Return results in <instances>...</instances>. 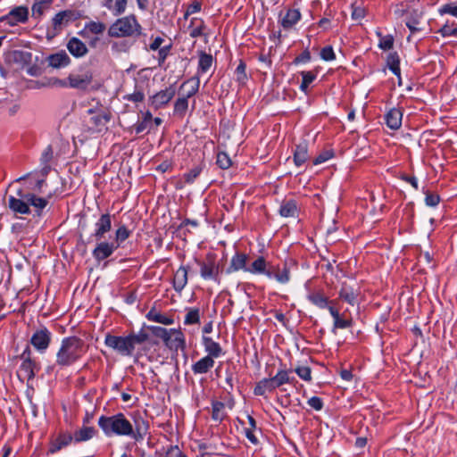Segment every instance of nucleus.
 Wrapping results in <instances>:
<instances>
[{"instance_id":"1","label":"nucleus","mask_w":457,"mask_h":457,"mask_svg":"<svg viewBox=\"0 0 457 457\" xmlns=\"http://www.w3.org/2000/svg\"><path fill=\"white\" fill-rule=\"evenodd\" d=\"M147 339L148 335L144 330L127 336L107 333L104 337V345L121 356L131 357L136 346L145 343Z\"/></svg>"},{"instance_id":"2","label":"nucleus","mask_w":457,"mask_h":457,"mask_svg":"<svg viewBox=\"0 0 457 457\" xmlns=\"http://www.w3.org/2000/svg\"><path fill=\"white\" fill-rule=\"evenodd\" d=\"M87 351L85 342L78 337H68L62 340L56 353V364L68 367L78 361Z\"/></svg>"},{"instance_id":"3","label":"nucleus","mask_w":457,"mask_h":457,"mask_svg":"<svg viewBox=\"0 0 457 457\" xmlns=\"http://www.w3.org/2000/svg\"><path fill=\"white\" fill-rule=\"evenodd\" d=\"M98 426L103 429L106 436H131L137 440L134 435L133 426L123 413H118L113 416H101L98 420Z\"/></svg>"},{"instance_id":"4","label":"nucleus","mask_w":457,"mask_h":457,"mask_svg":"<svg viewBox=\"0 0 457 457\" xmlns=\"http://www.w3.org/2000/svg\"><path fill=\"white\" fill-rule=\"evenodd\" d=\"M141 30L142 27L136 16L131 14L120 18L112 23L108 29V35L111 37H133L141 35Z\"/></svg>"},{"instance_id":"5","label":"nucleus","mask_w":457,"mask_h":457,"mask_svg":"<svg viewBox=\"0 0 457 457\" xmlns=\"http://www.w3.org/2000/svg\"><path fill=\"white\" fill-rule=\"evenodd\" d=\"M88 120L87 124L92 132H102L107 129V123L111 120V112L105 108L88 109L87 111Z\"/></svg>"},{"instance_id":"6","label":"nucleus","mask_w":457,"mask_h":457,"mask_svg":"<svg viewBox=\"0 0 457 457\" xmlns=\"http://www.w3.org/2000/svg\"><path fill=\"white\" fill-rule=\"evenodd\" d=\"M29 19V9L26 6H17L12 9L6 15L0 18V22L15 26L25 23Z\"/></svg>"},{"instance_id":"7","label":"nucleus","mask_w":457,"mask_h":457,"mask_svg":"<svg viewBox=\"0 0 457 457\" xmlns=\"http://www.w3.org/2000/svg\"><path fill=\"white\" fill-rule=\"evenodd\" d=\"M176 90L173 85L161 90L149 98V104L155 110L165 106L174 97Z\"/></svg>"},{"instance_id":"8","label":"nucleus","mask_w":457,"mask_h":457,"mask_svg":"<svg viewBox=\"0 0 457 457\" xmlns=\"http://www.w3.org/2000/svg\"><path fill=\"white\" fill-rule=\"evenodd\" d=\"M77 19L78 16L75 12L71 10H64L57 12L52 19V26L54 33L61 32L70 22Z\"/></svg>"},{"instance_id":"9","label":"nucleus","mask_w":457,"mask_h":457,"mask_svg":"<svg viewBox=\"0 0 457 457\" xmlns=\"http://www.w3.org/2000/svg\"><path fill=\"white\" fill-rule=\"evenodd\" d=\"M200 266V274L204 279L217 280L219 276V267L212 257H208L205 262H198Z\"/></svg>"},{"instance_id":"10","label":"nucleus","mask_w":457,"mask_h":457,"mask_svg":"<svg viewBox=\"0 0 457 457\" xmlns=\"http://www.w3.org/2000/svg\"><path fill=\"white\" fill-rule=\"evenodd\" d=\"M165 345L170 350L184 349L186 346L183 333L178 329H169V333L164 340Z\"/></svg>"},{"instance_id":"11","label":"nucleus","mask_w":457,"mask_h":457,"mask_svg":"<svg viewBox=\"0 0 457 457\" xmlns=\"http://www.w3.org/2000/svg\"><path fill=\"white\" fill-rule=\"evenodd\" d=\"M112 228V217L109 213L102 214L95 224V232L92 235L96 241H100Z\"/></svg>"},{"instance_id":"12","label":"nucleus","mask_w":457,"mask_h":457,"mask_svg":"<svg viewBox=\"0 0 457 457\" xmlns=\"http://www.w3.org/2000/svg\"><path fill=\"white\" fill-rule=\"evenodd\" d=\"M21 358L23 360L20 367L21 374L27 379L35 377L36 363L30 359V350L27 347L21 353Z\"/></svg>"},{"instance_id":"13","label":"nucleus","mask_w":457,"mask_h":457,"mask_svg":"<svg viewBox=\"0 0 457 457\" xmlns=\"http://www.w3.org/2000/svg\"><path fill=\"white\" fill-rule=\"evenodd\" d=\"M50 332L46 328H44L37 330L33 334L30 343L38 351H45L50 344Z\"/></svg>"},{"instance_id":"14","label":"nucleus","mask_w":457,"mask_h":457,"mask_svg":"<svg viewBox=\"0 0 457 457\" xmlns=\"http://www.w3.org/2000/svg\"><path fill=\"white\" fill-rule=\"evenodd\" d=\"M67 79L71 87L85 89L91 84L93 77L89 72H85L81 74H70Z\"/></svg>"},{"instance_id":"15","label":"nucleus","mask_w":457,"mask_h":457,"mask_svg":"<svg viewBox=\"0 0 457 457\" xmlns=\"http://www.w3.org/2000/svg\"><path fill=\"white\" fill-rule=\"evenodd\" d=\"M266 276L270 278H275L281 284H286L290 280L289 268L285 264L282 268L279 266H271L266 271Z\"/></svg>"},{"instance_id":"16","label":"nucleus","mask_w":457,"mask_h":457,"mask_svg":"<svg viewBox=\"0 0 457 457\" xmlns=\"http://www.w3.org/2000/svg\"><path fill=\"white\" fill-rule=\"evenodd\" d=\"M117 248L118 245L115 243L100 242L94 249L93 256L100 262L111 256Z\"/></svg>"},{"instance_id":"17","label":"nucleus","mask_w":457,"mask_h":457,"mask_svg":"<svg viewBox=\"0 0 457 457\" xmlns=\"http://www.w3.org/2000/svg\"><path fill=\"white\" fill-rule=\"evenodd\" d=\"M66 46L71 54H72L76 58L83 57L88 52L86 44L76 37H73L71 39H69Z\"/></svg>"},{"instance_id":"18","label":"nucleus","mask_w":457,"mask_h":457,"mask_svg":"<svg viewBox=\"0 0 457 457\" xmlns=\"http://www.w3.org/2000/svg\"><path fill=\"white\" fill-rule=\"evenodd\" d=\"M359 292L354 287L343 283L339 291V298L351 305H354L357 302Z\"/></svg>"},{"instance_id":"19","label":"nucleus","mask_w":457,"mask_h":457,"mask_svg":"<svg viewBox=\"0 0 457 457\" xmlns=\"http://www.w3.org/2000/svg\"><path fill=\"white\" fill-rule=\"evenodd\" d=\"M199 86V78L195 76L183 82L179 87V90L182 93V96L190 98L198 92Z\"/></svg>"},{"instance_id":"20","label":"nucleus","mask_w":457,"mask_h":457,"mask_svg":"<svg viewBox=\"0 0 457 457\" xmlns=\"http://www.w3.org/2000/svg\"><path fill=\"white\" fill-rule=\"evenodd\" d=\"M8 206L15 213L29 214L30 212L29 205L26 199H18L15 196L10 195Z\"/></svg>"},{"instance_id":"21","label":"nucleus","mask_w":457,"mask_h":457,"mask_svg":"<svg viewBox=\"0 0 457 457\" xmlns=\"http://www.w3.org/2000/svg\"><path fill=\"white\" fill-rule=\"evenodd\" d=\"M48 63L53 68L66 67L71 63V58L63 50L53 54L48 57Z\"/></svg>"},{"instance_id":"22","label":"nucleus","mask_w":457,"mask_h":457,"mask_svg":"<svg viewBox=\"0 0 457 457\" xmlns=\"http://www.w3.org/2000/svg\"><path fill=\"white\" fill-rule=\"evenodd\" d=\"M328 311L334 319V329L347 328L352 326V320L345 318L344 314L341 315L339 310L336 308V306L330 305L328 307Z\"/></svg>"},{"instance_id":"23","label":"nucleus","mask_w":457,"mask_h":457,"mask_svg":"<svg viewBox=\"0 0 457 457\" xmlns=\"http://www.w3.org/2000/svg\"><path fill=\"white\" fill-rule=\"evenodd\" d=\"M188 269L181 266L175 272L173 278V287L177 292H181L187 284Z\"/></svg>"},{"instance_id":"24","label":"nucleus","mask_w":457,"mask_h":457,"mask_svg":"<svg viewBox=\"0 0 457 457\" xmlns=\"http://www.w3.org/2000/svg\"><path fill=\"white\" fill-rule=\"evenodd\" d=\"M203 344L207 353L206 356H211V358L214 360L222 354V348L220 344L213 341L211 337H204Z\"/></svg>"},{"instance_id":"25","label":"nucleus","mask_w":457,"mask_h":457,"mask_svg":"<svg viewBox=\"0 0 457 457\" xmlns=\"http://www.w3.org/2000/svg\"><path fill=\"white\" fill-rule=\"evenodd\" d=\"M403 113L399 109H391L385 116L386 123L391 129H398L402 125Z\"/></svg>"},{"instance_id":"26","label":"nucleus","mask_w":457,"mask_h":457,"mask_svg":"<svg viewBox=\"0 0 457 457\" xmlns=\"http://www.w3.org/2000/svg\"><path fill=\"white\" fill-rule=\"evenodd\" d=\"M214 363L211 356H204L192 366V370L195 374H205L213 368Z\"/></svg>"},{"instance_id":"27","label":"nucleus","mask_w":457,"mask_h":457,"mask_svg":"<svg viewBox=\"0 0 457 457\" xmlns=\"http://www.w3.org/2000/svg\"><path fill=\"white\" fill-rule=\"evenodd\" d=\"M247 260L248 256L245 253H237L230 261V265L228 269V271L232 272L237 271L239 270H244L245 271H246Z\"/></svg>"},{"instance_id":"28","label":"nucleus","mask_w":457,"mask_h":457,"mask_svg":"<svg viewBox=\"0 0 457 457\" xmlns=\"http://www.w3.org/2000/svg\"><path fill=\"white\" fill-rule=\"evenodd\" d=\"M301 19V12L297 9H288L282 18L281 25L285 29L293 28Z\"/></svg>"},{"instance_id":"29","label":"nucleus","mask_w":457,"mask_h":457,"mask_svg":"<svg viewBox=\"0 0 457 457\" xmlns=\"http://www.w3.org/2000/svg\"><path fill=\"white\" fill-rule=\"evenodd\" d=\"M73 439V436L71 433H61L57 438L52 443L49 452L54 453L60 451L62 447L70 445Z\"/></svg>"},{"instance_id":"30","label":"nucleus","mask_w":457,"mask_h":457,"mask_svg":"<svg viewBox=\"0 0 457 457\" xmlns=\"http://www.w3.org/2000/svg\"><path fill=\"white\" fill-rule=\"evenodd\" d=\"M309 159L308 145L305 142L296 145L294 152V162L297 167L302 166Z\"/></svg>"},{"instance_id":"31","label":"nucleus","mask_w":457,"mask_h":457,"mask_svg":"<svg viewBox=\"0 0 457 457\" xmlns=\"http://www.w3.org/2000/svg\"><path fill=\"white\" fill-rule=\"evenodd\" d=\"M309 301L320 309L328 308L336 304L337 301H329L327 296L320 292L312 293L308 296Z\"/></svg>"},{"instance_id":"32","label":"nucleus","mask_w":457,"mask_h":457,"mask_svg":"<svg viewBox=\"0 0 457 457\" xmlns=\"http://www.w3.org/2000/svg\"><path fill=\"white\" fill-rule=\"evenodd\" d=\"M25 199L27 200L29 205H31L35 208L37 214L41 215L42 210L47 205L48 201L46 198L38 197L34 194L27 193Z\"/></svg>"},{"instance_id":"33","label":"nucleus","mask_w":457,"mask_h":457,"mask_svg":"<svg viewBox=\"0 0 457 457\" xmlns=\"http://www.w3.org/2000/svg\"><path fill=\"white\" fill-rule=\"evenodd\" d=\"M205 29L204 21L200 18H192L188 26V31L191 37H198L204 35Z\"/></svg>"},{"instance_id":"34","label":"nucleus","mask_w":457,"mask_h":457,"mask_svg":"<svg viewBox=\"0 0 457 457\" xmlns=\"http://www.w3.org/2000/svg\"><path fill=\"white\" fill-rule=\"evenodd\" d=\"M106 26L101 21H89L86 23L84 30L80 31L79 34L86 37V33L89 32L95 35H101L104 32Z\"/></svg>"},{"instance_id":"35","label":"nucleus","mask_w":457,"mask_h":457,"mask_svg":"<svg viewBox=\"0 0 457 457\" xmlns=\"http://www.w3.org/2000/svg\"><path fill=\"white\" fill-rule=\"evenodd\" d=\"M275 389V385L270 378H263L256 384L253 393L255 395H264L267 392H272Z\"/></svg>"},{"instance_id":"36","label":"nucleus","mask_w":457,"mask_h":457,"mask_svg":"<svg viewBox=\"0 0 457 457\" xmlns=\"http://www.w3.org/2000/svg\"><path fill=\"white\" fill-rule=\"evenodd\" d=\"M96 434V430L92 427H83L74 432L73 439L75 443H80L91 439Z\"/></svg>"},{"instance_id":"37","label":"nucleus","mask_w":457,"mask_h":457,"mask_svg":"<svg viewBox=\"0 0 457 457\" xmlns=\"http://www.w3.org/2000/svg\"><path fill=\"white\" fill-rule=\"evenodd\" d=\"M279 213L282 217H295L297 213L296 203L293 200L284 201L279 208Z\"/></svg>"},{"instance_id":"38","label":"nucleus","mask_w":457,"mask_h":457,"mask_svg":"<svg viewBox=\"0 0 457 457\" xmlns=\"http://www.w3.org/2000/svg\"><path fill=\"white\" fill-rule=\"evenodd\" d=\"M227 417L225 404L221 402H213L212 404V419L221 422Z\"/></svg>"},{"instance_id":"39","label":"nucleus","mask_w":457,"mask_h":457,"mask_svg":"<svg viewBox=\"0 0 457 457\" xmlns=\"http://www.w3.org/2000/svg\"><path fill=\"white\" fill-rule=\"evenodd\" d=\"M266 261L263 257L260 256L255 259L250 266H247L246 272H250L253 274H262L264 273L266 275Z\"/></svg>"},{"instance_id":"40","label":"nucleus","mask_w":457,"mask_h":457,"mask_svg":"<svg viewBox=\"0 0 457 457\" xmlns=\"http://www.w3.org/2000/svg\"><path fill=\"white\" fill-rule=\"evenodd\" d=\"M213 62V58L211 54L204 52H200L198 62V73H204L209 71Z\"/></svg>"},{"instance_id":"41","label":"nucleus","mask_w":457,"mask_h":457,"mask_svg":"<svg viewBox=\"0 0 457 457\" xmlns=\"http://www.w3.org/2000/svg\"><path fill=\"white\" fill-rule=\"evenodd\" d=\"M270 378L276 388L281 386L284 384L292 383L293 381V378L289 377V371L286 370H278V373Z\"/></svg>"},{"instance_id":"42","label":"nucleus","mask_w":457,"mask_h":457,"mask_svg":"<svg viewBox=\"0 0 457 457\" xmlns=\"http://www.w3.org/2000/svg\"><path fill=\"white\" fill-rule=\"evenodd\" d=\"M53 1L54 0H35L31 8L32 15L36 17L42 16L44 12L52 4Z\"/></svg>"},{"instance_id":"43","label":"nucleus","mask_w":457,"mask_h":457,"mask_svg":"<svg viewBox=\"0 0 457 457\" xmlns=\"http://www.w3.org/2000/svg\"><path fill=\"white\" fill-rule=\"evenodd\" d=\"M188 108V98L180 96L174 104V114L184 117Z\"/></svg>"},{"instance_id":"44","label":"nucleus","mask_w":457,"mask_h":457,"mask_svg":"<svg viewBox=\"0 0 457 457\" xmlns=\"http://www.w3.org/2000/svg\"><path fill=\"white\" fill-rule=\"evenodd\" d=\"M387 66L393 71V73L398 77H400L401 70H400V59L397 53H391L387 56Z\"/></svg>"},{"instance_id":"45","label":"nucleus","mask_w":457,"mask_h":457,"mask_svg":"<svg viewBox=\"0 0 457 457\" xmlns=\"http://www.w3.org/2000/svg\"><path fill=\"white\" fill-rule=\"evenodd\" d=\"M184 323L186 325H193L200 323V311L197 308H191L186 314Z\"/></svg>"},{"instance_id":"46","label":"nucleus","mask_w":457,"mask_h":457,"mask_svg":"<svg viewBox=\"0 0 457 457\" xmlns=\"http://www.w3.org/2000/svg\"><path fill=\"white\" fill-rule=\"evenodd\" d=\"M301 75L303 77V80L300 86V89L306 93L310 84L313 82L317 75L312 71H302Z\"/></svg>"},{"instance_id":"47","label":"nucleus","mask_w":457,"mask_h":457,"mask_svg":"<svg viewBox=\"0 0 457 457\" xmlns=\"http://www.w3.org/2000/svg\"><path fill=\"white\" fill-rule=\"evenodd\" d=\"M147 319L163 325H171L173 323V319L161 313L154 312L153 311L148 312Z\"/></svg>"},{"instance_id":"48","label":"nucleus","mask_w":457,"mask_h":457,"mask_svg":"<svg viewBox=\"0 0 457 457\" xmlns=\"http://www.w3.org/2000/svg\"><path fill=\"white\" fill-rule=\"evenodd\" d=\"M352 9V19L353 21H361L366 16V9L364 6L357 4V2H354L351 4Z\"/></svg>"},{"instance_id":"49","label":"nucleus","mask_w":457,"mask_h":457,"mask_svg":"<svg viewBox=\"0 0 457 457\" xmlns=\"http://www.w3.org/2000/svg\"><path fill=\"white\" fill-rule=\"evenodd\" d=\"M130 236V231L122 225L118 228L115 232V245H120V243L124 242Z\"/></svg>"},{"instance_id":"50","label":"nucleus","mask_w":457,"mask_h":457,"mask_svg":"<svg viewBox=\"0 0 457 457\" xmlns=\"http://www.w3.org/2000/svg\"><path fill=\"white\" fill-rule=\"evenodd\" d=\"M217 164L220 168L226 170L231 166V160L226 153L220 152L217 154Z\"/></svg>"},{"instance_id":"51","label":"nucleus","mask_w":457,"mask_h":457,"mask_svg":"<svg viewBox=\"0 0 457 457\" xmlns=\"http://www.w3.org/2000/svg\"><path fill=\"white\" fill-rule=\"evenodd\" d=\"M439 33L443 37H457V23H453L452 26L445 24L440 29Z\"/></svg>"},{"instance_id":"52","label":"nucleus","mask_w":457,"mask_h":457,"mask_svg":"<svg viewBox=\"0 0 457 457\" xmlns=\"http://www.w3.org/2000/svg\"><path fill=\"white\" fill-rule=\"evenodd\" d=\"M127 4L128 0H114L112 14L115 16L122 14L126 11Z\"/></svg>"},{"instance_id":"53","label":"nucleus","mask_w":457,"mask_h":457,"mask_svg":"<svg viewBox=\"0 0 457 457\" xmlns=\"http://www.w3.org/2000/svg\"><path fill=\"white\" fill-rule=\"evenodd\" d=\"M202 171L201 166H195L188 172L184 174V179L187 183H193L195 179L200 175Z\"/></svg>"},{"instance_id":"54","label":"nucleus","mask_w":457,"mask_h":457,"mask_svg":"<svg viewBox=\"0 0 457 457\" xmlns=\"http://www.w3.org/2000/svg\"><path fill=\"white\" fill-rule=\"evenodd\" d=\"M295 373L303 380L311 381L312 380V370L310 367L307 366H300L295 370Z\"/></svg>"},{"instance_id":"55","label":"nucleus","mask_w":457,"mask_h":457,"mask_svg":"<svg viewBox=\"0 0 457 457\" xmlns=\"http://www.w3.org/2000/svg\"><path fill=\"white\" fill-rule=\"evenodd\" d=\"M394 46V37L391 35L381 37L379 39L378 46L386 51L390 50Z\"/></svg>"},{"instance_id":"56","label":"nucleus","mask_w":457,"mask_h":457,"mask_svg":"<svg viewBox=\"0 0 457 457\" xmlns=\"http://www.w3.org/2000/svg\"><path fill=\"white\" fill-rule=\"evenodd\" d=\"M170 49H171V45L164 46L159 49V52H158V65L159 66H162L164 63L167 56L170 54Z\"/></svg>"},{"instance_id":"57","label":"nucleus","mask_w":457,"mask_h":457,"mask_svg":"<svg viewBox=\"0 0 457 457\" xmlns=\"http://www.w3.org/2000/svg\"><path fill=\"white\" fill-rule=\"evenodd\" d=\"M320 57L324 61H333L336 58V54L334 53V50L332 46H325L320 51Z\"/></svg>"},{"instance_id":"58","label":"nucleus","mask_w":457,"mask_h":457,"mask_svg":"<svg viewBox=\"0 0 457 457\" xmlns=\"http://www.w3.org/2000/svg\"><path fill=\"white\" fill-rule=\"evenodd\" d=\"M332 156H333L332 151H329V150L323 151L313 160V164L314 165L321 164V163L327 162L328 160H329Z\"/></svg>"},{"instance_id":"59","label":"nucleus","mask_w":457,"mask_h":457,"mask_svg":"<svg viewBox=\"0 0 457 457\" xmlns=\"http://www.w3.org/2000/svg\"><path fill=\"white\" fill-rule=\"evenodd\" d=\"M201 4L198 1L193 2L191 4H189L187 8V11L184 14V19H187L190 15L198 12L201 10Z\"/></svg>"},{"instance_id":"60","label":"nucleus","mask_w":457,"mask_h":457,"mask_svg":"<svg viewBox=\"0 0 457 457\" xmlns=\"http://www.w3.org/2000/svg\"><path fill=\"white\" fill-rule=\"evenodd\" d=\"M147 429V425L145 422V420L136 421V432H134V435L138 438H142L143 435L145 434Z\"/></svg>"},{"instance_id":"61","label":"nucleus","mask_w":457,"mask_h":457,"mask_svg":"<svg viewBox=\"0 0 457 457\" xmlns=\"http://www.w3.org/2000/svg\"><path fill=\"white\" fill-rule=\"evenodd\" d=\"M236 75H237V79L239 82L243 83L246 79L245 64L243 62H240V63L237 67Z\"/></svg>"},{"instance_id":"62","label":"nucleus","mask_w":457,"mask_h":457,"mask_svg":"<svg viewBox=\"0 0 457 457\" xmlns=\"http://www.w3.org/2000/svg\"><path fill=\"white\" fill-rule=\"evenodd\" d=\"M439 12L441 14H451L457 18V4L453 5L452 4H445L439 9Z\"/></svg>"},{"instance_id":"63","label":"nucleus","mask_w":457,"mask_h":457,"mask_svg":"<svg viewBox=\"0 0 457 457\" xmlns=\"http://www.w3.org/2000/svg\"><path fill=\"white\" fill-rule=\"evenodd\" d=\"M54 157V151L51 145H48L41 155V162L42 163H49Z\"/></svg>"},{"instance_id":"64","label":"nucleus","mask_w":457,"mask_h":457,"mask_svg":"<svg viewBox=\"0 0 457 457\" xmlns=\"http://www.w3.org/2000/svg\"><path fill=\"white\" fill-rule=\"evenodd\" d=\"M439 200H440L439 195L436 194H432V193L426 194L425 203L428 206H432V207L436 206L439 204Z\"/></svg>"}]
</instances>
